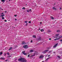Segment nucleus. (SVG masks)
<instances>
[{"label": "nucleus", "mask_w": 62, "mask_h": 62, "mask_svg": "<svg viewBox=\"0 0 62 62\" xmlns=\"http://www.w3.org/2000/svg\"><path fill=\"white\" fill-rule=\"evenodd\" d=\"M59 34H56L55 35L56 36H59Z\"/></svg>", "instance_id": "20"}, {"label": "nucleus", "mask_w": 62, "mask_h": 62, "mask_svg": "<svg viewBox=\"0 0 62 62\" xmlns=\"http://www.w3.org/2000/svg\"><path fill=\"white\" fill-rule=\"evenodd\" d=\"M42 23H41V22H40V24H41Z\"/></svg>", "instance_id": "42"}, {"label": "nucleus", "mask_w": 62, "mask_h": 62, "mask_svg": "<svg viewBox=\"0 0 62 62\" xmlns=\"http://www.w3.org/2000/svg\"><path fill=\"white\" fill-rule=\"evenodd\" d=\"M25 42L24 41H23L22 42V44H25Z\"/></svg>", "instance_id": "9"}, {"label": "nucleus", "mask_w": 62, "mask_h": 62, "mask_svg": "<svg viewBox=\"0 0 62 62\" xmlns=\"http://www.w3.org/2000/svg\"><path fill=\"white\" fill-rule=\"evenodd\" d=\"M23 47L25 49H26L28 48V46L26 45H25L23 46Z\"/></svg>", "instance_id": "3"}, {"label": "nucleus", "mask_w": 62, "mask_h": 62, "mask_svg": "<svg viewBox=\"0 0 62 62\" xmlns=\"http://www.w3.org/2000/svg\"><path fill=\"white\" fill-rule=\"evenodd\" d=\"M26 54H27L26 55H27V54H28V53H26Z\"/></svg>", "instance_id": "51"}, {"label": "nucleus", "mask_w": 62, "mask_h": 62, "mask_svg": "<svg viewBox=\"0 0 62 62\" xmlns=\"http://www.w3.org/2000/svg\"><path fill=\"white\" fill-rule=\"evenodd\" d=\"M31 10H31V9H29V11H28V10H27V12H29L31 11Z\"/></svg>", "instance_id": "8"}, {"label": "nucleus", "mask_w": 62, "mask_h": 62, "mask_svg": "<svg viewBox=\"0 0 62 62\" xmlns=\"http://www.w3.org/2000/svg\"><path fill=\"white\" fill-rule=\"evenodd\" d=\"M5 13H7V11H5Z\"/></svg>", "instance_id": "41"}, {"label": "nucleus", "mask_w": 62, "mask_h": 62, "mask_svg": "<svg viewBox=\"0 0 62 62\" xmlns=\"http://www.w3.org/2000/svg\"><path fill=\"white\" fill-rule=\"evenodd\" d=\"M45 51H46V52H48V51H49V50L48 49H47Z\"/></svg>", "instance_id": "24"}, {"label": "nucleus", "mask_w": 62, "mask_h": 62, "mask_svg": "<svg viewBox=\"0 0 62 62\" xmlns=\"http://www.w3.org/2000/svg\"><path fill=\"white\" fill-rule=\"evenodd\" d=\"M11 57V56H8L7 57Z\"/></svg>", "instance_id": "43"}, {"label": "nucleus", "mask_w": 62, "mask_h": 62, "mask_svg": "<svg viewBox=\"0 0 62 62\" xmlns=\"http://www.w3.org/2000/svg\"><path fill=\"white\" fill-rule=\"evenodd\" d=\"M53 10H56V8H55L54 7H53L52 8Z\"/></svg>", "instance_id": "11"}, {"label": "nucleus", "mask_w": 62, "mask_h": 62, "mask_svg": "<svg viewBox=\"0 0 62 62\" xmlns=\"http://www.w3.org/2000/svg\"><path fill=\"white\" fill-rule=\"evenodd\" d=\"M1 55V54H0V55Z\"/></svg>", "instance_id": "59"}, {"label": "nucleus", "mask_w": 62, "mask_h": 62, "mask_svg": "<svg viewBox=\"0 0 62 62\" xmlns=\"http://www.w3.org/2000/svg\"><path fill=\"white\" fill-rule=\"evenodd\" d=\"M3 16H5V15H3Z\"/></svg>", "instance_id": "54"}, {"label": "nucleus", "mask_w": 62, "mask_h": 62, "mask_svg": "<svg viewBox=\"0 0 62 62\" xmlns=\"http://www.w3.org/2000/svg\"><path fill=\"white\" fill-rule=\"evenodd\" d=\"M40 31H41V32H43L44 31V30H43V29H42L40 30Z\"/></svg>", "instance_id": "17"}, {"label": "nucleus", "mask_w": 62, "mask_h": 62, "mask_svg": "<svg viewBox=\"0 0 62 62\" xmlns=\"http://www.w3.org/2000/svg\"><path fill=\"white\" fill-rule=\"evenodd\" d=\"M1 7H0V9H1Z\"/></svg>", "instance_id": "56"}, {"label": "nucleus", "mask_w": 62, "mask_h": 62, "mask_svg": "<svg viewBox=\"0 0 62 62\" xmlns=\"http://www.w3.org/2000/svg\"><path fill=\"white\" fill-rule=\"evenodd\" d=\"M4 14V13H1V14Z\"/></svg>", "instance_id": "48"}, {"label": "nucleus", "mask_w": 62, "mask_h": 62, "mask_svg": "<svg viewBox=\"0 0 62 62\" xmlns=\"http://www.w3.org/2000/svg\"><path fill=\"white\" fill-rule=\"evenodd\" d=\"M25 51H24L22 52V53L23 54H24V55H26L27 54L26 53H25Z\"/></svg>", "instance_id": "4"}, {"label": "nucleus", "mask_w": 62, "mask_h": 62, "mask_svg": "<svg viewBox=\"0 0 62 62\" xmlns=\"http://www.w3.org/2000/svg\"><path fill=\"white\" fill-rule=\"evenodd\" d=\"M1 1L2 2L4 3V2H5V0H1Z\"/></svg>", "instance_id": "15"}, {"label": "nucleus", "mask_w": 62, "mask_h": 62, "mask_svg": "<svg viewBox=\"0 0 62 62\" xmlns=\"http://www.w3.org/2000/svg\"><path fill=\"white\" fill-rule=\"evenodd\" d=\"M0 59L2 60H5V58H2V57L1 58H0Z\"/></svg>", "instance_id": "12"}, {"label": "nucleus", "mask_w": 62, "mask_h": 62, "mask_svg": "<svg viewBox=\"0 0 62 62\" xmlns=\"http://www.w3.org/2000/svg\"><path fill=\"white\" fill-rule=\"evenodd\" d=\"M50 18L52 20H54V18L52 16H50Z\"/></svg>", "instance_id": "10"}, {"label": "nucleus", "mask_w": 62, "mask_h": 62, "mask_svg": "<svg viewBox=\"0 0 62 62\" xmlns=\"http://www.w3.org/2000/svg\"><path fill=\"white\" fill-rule=\"evenodd\" d=\"M11 0H9V1H11Z\"/></svg>", "instance_id": "49"}, {"label": "nucleus", "mask_w": 62, "mask_h": 62, "mask_svg": "<svg viewBox=\"0 0 62 62\" xmlns=\"http://www.w3.org/2000/svg\"><path fill=\"white\" fill-rule=\"evenodd\" d=\"M1 14L0 13V14Z\"/></svg>", "instance_id": "62"}, {"label": "nucleus", "mask_w": 62, "mask_h": 62, "mask_svg": "<svg viewBox=\"0 0 62 62\" xmlns=\"http://www.w3.org/2000/svg\"><path fill=\"white\" fill-rule=\"evenodd\" d=\"M1 27H2V26H1Z\"/></svg>", "instance_id": "60"}, {"label": "nucleus", "mask_w": 62, "mask_h": 62, "mask_svg": "<svg viewBox=\"0 0 62 62\" xmlns=\"http://www.w3.org/2000/svg\"><path fill=\"white\" fill-rule=\"evenodd\" d=\"M43 53H46V51L45 50V51H44V52H43Z\"/></svg>", "instance_id": "25"}, {"label": "nucleus", "mask_w": 62, "mask_h": 62, "mask_svg": "<svg viewBox=\"0 0 62 62\" xmlns=\"http://www.w3.org/2000/svg\"><path fill=\"white\" fill-rule=\"evenodd\" d=\"M40 28H39V30H40Z\"/></svg>", "instance_id": "53"}, {"label": "nucleus", "mask_w": 62, "mask_h": 62, "mask_svg": "<svg viewBox=\"0 0 62 62\" xmlns=\"http://www.w3.org/2000/svg\"><path fill=\"white\" fill-rule=\"evenodd\" d=\"M0 17H1V16H0Z\"/></svg>", "instance_id": "61"}, {"label": "nucleus", "mask_w": 62, "mask_h": 62, "mask_svg": "<svg viewBox=\"0 0 62 62\" xmlns=\"http://www.w3.org/2000/svg\"><path fill=\"white\" fill-rule=\"evenodd\" d=\"M35 56V55H31V56H30V57H33V56Z\"/></svg>", "instance_id": "22"}, {"label": "nucleus", "mask_w": 62, "mask_h": 62, "mask_svg": "<svg viewBox=\"0 0 62 62\" xmlns=\"http://www.w3.org/2000/svg\"><path fill=\"white\" fill-rule=\"evenodd\" d=\"M29 23H31V21H29Z\"/></svg>", "instance_id": "38"}, {"label": "nucleus", "mask_w": 62, "mask_h": 62, "mask_svg": "<svg viewBox=\"0 0 62 62\" xmlns=\"http://www.w3.org/2000/svg\"><path fill=\"white\" fill-rule=\"evenodd\" d=\"M50 57L48 58L45 60V61H46H46H47V60H48L49 59H50Z\"/></svg>", "instance_id": "7"}, {"label": "nucleus", "mask_w": 62, "mask_h": 62, "mask_svg": "<svg viewBox=\"0 0 62 62\" xmlns=\"http://www.w3.org/2000/svg\"><path fill=\"white\" fill-rule=\"evenodd\" d=\"M58 45V43H57L55 45H54L53 47L54 48H55L57 46V45Z\"/></svg>", "instance_id": "5"}, {"label": "nucleus", "mask_w": 62, "mask_h": 62, "mask_svg": "<svg viewBox=\"0 0 62 62\" xmlns=\"http://www.w3.org/2000/svg\"><path fill=\"white\" fill-rule=\"evenodd\" d=\"M27 23H26V26H27Z\"/></svg>", "instance_id": "35"}, {"label": "nucleus", "mask_w": 62, "mask_h": 62, "mask_svg": "<svg viewBox=\"0 0 62 62\" xmlns=\"http://www.w3.org/2000/svg\"><path fill=\"white\" fill-rule=\"evenodd\" d=\"M1 17H2V20H4V19H5V17H4L2 16Z\"/></svg>", "instance_id": "18"}, {"label": "nucleus", "mask_w": 62, "mask_h": 62, "mask_svg": "<svg viewBox=\"0 0 62 62\" xmlns=\"http://www.w3.org/2000/svg\"><path fill=\"white\" fill-rule=\"evenodd\" d=\"M7 54H8V55H9V53H7Z\"/></svg>", "instance_id": "34"}, {"label": "nucleus", "mask_w": 62, "mask_h": 62, "mask_svg": "<svg viewBox=\"0 0 62 62\" xmlns=\"http://www.w3.org/2000/svg\"><path fill=\"white\" fill-rule=\"evenodd\" d=\"M12 49V47H11L10 49H9V50H10L11 49Z\"/></svg>", "instance_id": "21"}, {"label": "nucleus", "mask_w": 62, "mask_h": 62, "mask_svg": "<svg viewBox=\"0 0 62 62\" xmlns=\"http://www.w3.org/2000/svg\"><path fill=\"white\" fill-rule=\"evenodd\" d=\"M24 23H27V21H25Z\"/></svg>", "instance_id": "26"}, {"label": "nucleus", "mask_w": 62, "mask_h": 62, "mask_svg": "<svg viewBox=\"0 0 62 62\" xmlns=\"http://www.w3.org/2000/svg\"><path fill=\"white\" fill-rule=\"evenodd\" d=\"M26 5H27V4H26Z\"/></svg>", "instance_id": "58"}, {"label": "nucleus", "mask_w": 62, "mask_h": 62, "mask_svg": "<svg viewBox=\"0 0 62 62\" xmlns=\"http://www.w3.org/2000/svg\"><path fill=\"white\" fill-rule=\"evenodd\" d=\"M60 41H62V40H60Z\"/></svg>", "instance_id": "44"}, {"label": "nucleus", "mask_w": 62, "mask_h": 62, "mask_svg": "<svg viewBox=\"0 0 62 62\" xmlns=\"http://www.w3.org/2000/svg\"><path fill=\"white\" fill-rule=\"evenodd\" d=\"M1 55L2 54H3V52H1L0 53Z\"/></svg>", "instance_id": "23"}, {"label": "nucleus", "mask_w": 62, "mask_h": 62, "mask_svg": "<svg viewBox=\"0 0 62 62\" xmlns=\"http://www.w3.org/2000/svg\"><path fill=\"white\" fill-rule=\"evenodd\" d=\"M8 60H5V61H8Z\"/></svg>", "instance_id": "47"}, {"label": "nucleus", "mask_w": 62, "mask_h": 62, "mask_svg": "<svg viewBox=\"0 0 62 62\" xmlns=\"http://www.w3.org/2000/svg\"><path fill=\"white\" fill-rule=\"evenodd\" d=\"M1 9H2V10H3V9H2V8H1Z\"/></svg>", "instance_id": "57"}, {"label": "nucleus", "mask_w": 62, "mask_h": 62, "mask_svg": "<svg viewBox=\"0 0 62 62\" xmlns=\"http://www.w3.org/2000/svg\"><path fill=\"white\" fill-rule=\"evenodd\" d=\"M53 53H54H54H55V52H53Z\"/></svg>", "instance_id": "50"}, {"label": "nucleus", "mask_w": 62, "mask_h": 62, "mask_svg": "<svg viewBox=\"0 0 62 62\" xmlns=\"http://www.w3.org/2000/svg\"><path fill=\"white\" fill-rule=\"evenodd\" d=\"M5 22H7V20H5L4 21Z\"/></svg>", "instance_id": "40"}, {"label": "nucleus", "mask_w": 62, "mask_h": 62, "mask_svg": "<svg viewBox=\"0 0 62 62\" xmlns=\"http://www.w3.org/2000/svg\"><path fill=\"white\" fill-rule=\"evenodd\" d=\"M36 36L35 35H33L32 36V37L33 38H36Z\"/></svg>", "instance_id": "14"}, {"label": "nucleus", "mask_w": 62, "mask_h": 62, "mask_svg": "<svg viewBox=\"0 0 62 62\" xmlns=\"http://www.w3.org/2000/svg\"><path fill=\"white\" fill-rule=\"evenodd\" d=\"M1 17H3V16H4V15H1Z\"/></svg>", "instance_id": "30"}, {"label": "nucleus", "mask_w": 62, "mask_h": 62, "mask_svg": "<svg viewBox=\"0 0 62 62\" xmlns=\"http://www.w3.org/2000/svg\"><path fill=\"white\" fill-rule=\"evenodd\" d=\"M31 42H33V41H32V40H31Z\"/></svg>", "instance_id": "39"}, {"label": "nucleus", "mask_w": 62, "mask_h": 62, "mask_svg": "<svg viewBox=\"0 0 62 62\" xmlns=\"http://www.w3.org/2000/svg\"><path fill=\"white\" fill-rule=\"evenodd\" d=\"M60 30H58L57 31V32H60Z\"/></svg>", "instance_id": "19"}, {"label": "nucleus", "mask_w": 62, "mask_h": 62, "mask_svg": "<svg viewBox=\"0 0 62 62\" xmlns=\"http://www.w3.org/2000/svg\"><path fill=\"white\" fill-rule=\"evenodd\" d=\"M30 54H29L28 55V57H29L30 56Z\"/></svg>", "instance_id": "28"}, {"label": "nucleus", "mask_w": 62, "mask_h": 62, "mask_svg": "<svg viewBox=\"0 0 62 62\" xmlns=\"http://www.w3.org/2000/svg\"><path fill=\"white\" fill-rule=\"evenodd\" d=\"M14 16H15V17H16L17 16V15H15Z\"/></svg>", "instance_id": "32"}, {"label": "nucleus", "mask_w": 62, "mask_h": 62, "mask_svg": "<svg viewBox=\"0 0 62 62\" xmlns=\"http://www.w3.org/2000/svg\"><path fill=\"white\" fill-rule=\"evenodd\" d=\"M58 57L59 58H60V56H58Z\"/></svg>", "instance_id": "27"}, {"label": "nucleus", "mask_w": 62, "mask_h": 62, "mask_svg": "<svg viewBox=\"0 0 62 62\" xmlns=\"http://www.w3.org/2000/svg\"><path fill=\"white\" fill-rule=\"evenodd\" d=\"M58 37H56V38H58Z\"/></svg>", "instance_id": "52"}, {"label": "nucleus", "mask_w": 62, "mask_h": 62, "mask_svg": "<svg viewBox=\"0 0 62 62\" xmlns=\"http://www.w3.org/2000/svg\"><path fill=\"white\" fill-rule=\"evenodd\" d=\"M15 21H17V19H15Z\"/></svg>", "instance_id": "45"}, {"label": "nucleus", "mask_w": 62, "mask_h": 62, "mask_svg": "<svg viewBox=\"0 0 62 62\" xmlns=\"http://www.w3.org/2000/svg\"><path fill=\"white\" fill-rule=\"evenodd\" d=\"M50 55H49L48 56V57H49V56H50Z\"/></svg>", "instance_id": "33"}, {"label": "nucleus", "mask_w": 62, "mask_h": 62, "mask_svg": "<svg viewBox=\"0 0 62 62\" xmlns=\"http://www.w3.org/2000/svg\"><path fill=\"white\" fill-rule=\"evenodd\" d=\"M52 51H50V52H51Z\"/></svg>", "instance_id": "55"}, {"label": "nucleus", "mask_w": 62, "mask_h": 62, "mask_svg": "<svg viewBox=\"0 0 62 62\" xmlns=\"http://www.w3.org/2000/svg\"><path fill=\"white\" fill-rule=\"evenodd\" d=\"M41 39V37H39V38L38 40H40Z\"/></svg>", "instance_id": "16"}, {"label": "nucleus", "mask_w": 62, "mask_h": 62, "mask_svg": "<svg viewBox=\"0 0 62 62\" xmlns=\"http://www.w3.org/2000/svg\"><path fill=\"white\" fill-rule=\"evenodd\" d=\"M25 7H23V8H22V9H25Z\"/></svg>", "instance_id": "29"}, {"label": "nucleus", "mask_w": 62, "mask_h": 62, "mask_svg": "<svg viewBox=\"0 0 62 62\" xmlns=\"http://www.w3.org/2000/svg\"><path fill=\"white\" fill-rule=\"evenodd\" d=\"M48 31H49V32H51V31H50V30H49Z\"/></svg>", "instance_id": "37"}, {"label": "nucleus", "mask_w": 62, "mask_h": 62, "mask_svg": "<svg viewBox=\"0 0 62 62\" xmlns=\"http://www.w3.org/2000/svg\"><path fill=\"white\" fill-rule=\"evenodd\" d=\"M6 55V54L5 53V54H4V55H5H5Z\"/></svg>", "instance_id": "31"}, {"label": "nucleus", "mask_w": 62, "mask_h": 62, "mask_svg": "<svg viewBox=\"0 0 62 62\" xmlns=\"http://www.w3.org/2000/svg\"><path fill=\"white\" fill-rule=\"evenodd\" d=\"M60 8V10H61V8Z\"/></svg>", "instance_id": "46"}, {"label": "nucleus", "mask_w": 62, "mask_h": 62, "mask_svg": "<svg viewBox=\"0 0 62 62\" xmlns=\"http://www.w3.org/2000/svg\"><path fill=\"white\" fill-rule=\"evenodd\" d=\"M44 57V55H40L39 57V58L40 59H41V58H43Z\"/></svg>", "instance_id": "2"}, {"label": "nucleus", "mask_w": 62, "mask_h": 62, "mask_svg": "<svg viewBox=\"0 0 62 62\" xmlns=\"http://www.w3.org/2000/svg\"><path fill=\"white\" fill-rule=\"evenodd\" d=\"M61 37H60V38H57L56 39H54V40H58V39H61Z\"/></svg>", "instance_id": "6"}, {"label": "nucleus", "mask_w": 62, "mask_h": 62, "mask_svg": "<svg viewBox=\"0 0 62 62\" xmlns=\"http://www.w3.org/2000/svg\"><path fill=\"white\" fill-rule=\"evenodd\" d=\"M18 61H21L22 62H26L27 60L24 58H22L18 59Z\"/></svg>", "instance_id": "1"}, {"label": "nucleus", "mask_w": 62, "mask_h": 62, "mask_svg": "<svg viewBox=\"0 0 62 62\" xmlns=\"http://www.w3.org/2000/svg\"><path fill=\"white\" fill-rule=\"evenodd\" d=\"M49 40H51V39H51V38H49Z\"/></svg>", "instance_id": "36"}, {"label": "nucleus", "mask_w": 62, "mask_h": 62, "mask_svg": "<svg viewBox=\"0 0 62 62\" xmlns=\"http://www.w3.org/2000/svg\"><path fill=\"white\" fill-rule=\"evenodd\" d=\"M34 52V51H33V50H31L30 51V53H31L32 52Z\"/></svg>", "instance_id": "13"}]
</instances>
